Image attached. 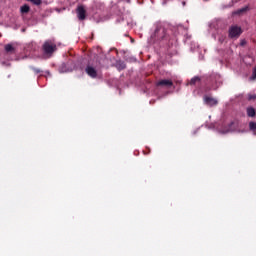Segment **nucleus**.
Listing matches in <instances>:
<instances>
[{
	"label": "nucleus",
	"instance_id": "obj_17",
	"mask_svg": "<svg viewBox=\"0 0 256 256\" xmlns=\"http://www.w3.org/2000/svg\"><path fill=\"white\" fill-rule=\"evenodd\" d=\"M249 129L250 131H256V122H250Z\"/></svg>",
	"mask_w": 256,
	"mask_h": 256
},
{
	"label": "nucleus",
	"instance_id": "obj_19",
	"mask_svg": "<svg viewBox=\"0 0 256 256\" xmlns=\"http://www.w3.org/2000/svg\"><path fill=\"white\" fill-rule=\"evenodd\" d=\"M252 79H256V68L253 69V72H252Z\"/></svg>",
	"mask_w": 256,
	"mask_h": 256
},
{
	"label": "nucleus",
	"instance_id": "obj_13",
	"mask_svg": "<svg viewBox=\"0 0 256 256\" xmlns=\"http://www.w3.org/2000/svg\"><path fill=\"white\" fill-rule=\"evenodd\" d=\"M247 11H249V6L237 10L235 13L236 15H241L242 13H247Z\"/></svg>",
	"mask_w": 256,
	"mask_h": 256
},
{
	"label": "nucleus",
	"instance_id": "obj_16",
	"mask_svg": "<svg viewBox=\"0 0 256 256\" xmlns=\"http://www.w3.org/2000/svg\"><path fill=\"white\" fill-rule=\"evenodd\" d=\"M30 69H32V71L36 74L39 75V73H43V70L36 68L35 66L30 67Z\"/></svg>",
	"mask_w": 256,
	"mask_h": 256
},
{
	"label": "nucleus",
	"instance_id": "obj_15",
	"mask_svg": "<svg viewBox=\"0 0 256 256\" xmlns=\"http://www.w3.org/2000/svg\"><path fill=\"white\" fill-rule=\"evenodd\" d=\"M26 1H29L33 5H37V6H39L43 3V0H26Z\"/></svg>",
	"mask_w": 256,
	"mask_h": 256
},
{
	"label": "nucleus",
	"instance_id": "obj_3",
	"mask_svg": "<svg viewBox=\"0 0 256 256\" xmlns=\"http://www.w3.org/2000/svg\"><path fill=\"white\" fill-rule=\"evenodd\" d=\"M42 49L45 55H53L57 51V44L51 40H47L44 42Z\"/></svg>",
	"mask_w": 256,
	"mask_h": 256
},
{
	"label": "nucleus",
	"instance_id": "obj_1",
	"mask_svg": "<svg viewBox=\"0 0 256 256\" xmlns=\"http://www.w3.org/2000/svg\"><path fill=\"white\" fill-rule=\"evenodd\" d=\"M165 37H167V30L165 29V26H163L162 23H157L152 39H154V41H162Z\"/></svg>",
	"mask_w": 256,
	"mask_h": 256
},
{
	"label": "nucleus",
	"instance_id": "obj_7",
	"mask_svg": "<svg viewBox=\"0 0 256 256\" xmlns=\"http://www.w3.org/2000/svg\"><path fill=\"white\" fill-rule=\"evenodd\" d=\"M76 13L79 21H85L87 19V10L83 6H78Z\"/></svg>",
	"mask_w": 256,
	"mask_h": 256
},
{
	"label": "nucleus",
	"instance_id": "obj_10",
	"mask_svg": "<svg viewBox=\"0 0 256 256\" xmlns=\"http://www.w3.org/2000/svg\"><path fill=\"white\" fill-rule=\"evenodd\" d=\"M197 83H201V77L199 76H194L193 78H191V80L189 81V83L187 85H190L191 87L197 85Z\"/></svg>",
	"mask_w": 256,
	"mask_h": 256
},
{
	"label": "nucleus",
	"instance_id": "obj_18",
	"mask_svg": "<svg viewBox=\"0 0 256 256\" xmlns=\"http://www.w3.org/2000/svg\"><path fill=\"white\" fill-rule=\"evenodd\" d=\"M256 99V94H249L248 95V101H255Z\"/></svg>",
	"mask_w": 256,
	"mask_h": 256
},
{
	"label": "nucleus",
	"instance_id": "obj_14",
	"mask_svg": "<svg viewBox=\"0 0 256 256\" xmlns=\"http://www.w3.org/2000/svg\"><path fill=\"white\" fill-rule=\"evenodd\" d=\"M117 66H118V69H120V71H123V69H126L127 67V65L123 61L117 62Z\"/></svg>",
	"mask_w": 256,
	"mask_h": 256
},
{
	"label": "nucleus",
	"instance_id": "obj_4",
	"mask_svg": "<svg viewBox=\"0 0 256 256\" xmlns=\"http://www.w3.org/2000/svg\"><path fill=\"white\" fill-rule=\"evenodd\" d=\"M242 33H243V29H241L240 26L232 25L228 30V37L230 39H239Z\"/></svg>",
	"mask_w": 256,
	"mask_h": 256
},
{
	"label": "nucleus",
	"instance_id": "obj_6",
	"mask_svg": "<svg viewBox=\"0 0 256 256\" xmlns=\"http://www.w3.org/2000/svg\"><path fill=\"white\" fill-rule=\"evenodd\" d=\"M156 87H164L165 89H171L173 87V81L169 79H161L156 82Z\"/></svg>",
	"mask_w": 256,
	"mask_h": 256
},
{
	"label": "nucleus",
	"instance_id": "obj_5",
	"mask_svg": "<svg viewBox=\"0 0 256 256\" xmlns=\"http://www.w3.org/2000/svg\"><path fill=\"white\" fill-rule=\"evenodd\" d=\"M85 73L88 77H91V79H97V65L93 66L89 63L85 68Z\"/></svg>",
	"mask_w": 256,
	"mask_h": 256
},
{
	"label": "nucleus",
	"instance_id": "obj_12",
	"mask_svg": "<svg viewBox=\"0 0 256 256\" xmlns=\"http://www.w3.org/2000/svg\"><path fill=\"white\" fill-rule=\"evenodd\" d=\"M246 113H247V117H255V115H256V110H255V108H253V107H248L247 109H246Z\"/></svg>",
	"mask_w": 256,
	"mask_h": 256
},
{
	"label": "nucleus",
	"instance_id": "obj_11",
	"mask_svg": "<svg viewBox=\"0 0 256 256\" xmlns=\"http://www.w3.org/2000/svg\"><path fill=\"white\" fill-rule=\"evenodd\" d=\"M31 11V7H29V5L24 4L23 6L20 7V13H22V15H25L26 13H29Z\"/></svg>",
	"mask_w": 256,
	"mask_h": 256
},
{
	"label": "nucleus",
	"instance_id": "obj_8",
	"mask_svg": "<svg viewBox=\"0 0 256 256\" xmlns=\"http://www.w3.org/2000/svg\"><path fill=\"white\" fill-rule=\"evenodd\" d=\"M204 103L209 107H215L219 102L211 96H204Z\"/></svg>",
	"mask_w": 256,
	"mask_h": 256
},
{
	"label": "nucleus",
	"instance_id": "obj_9",
	"mask_svg": "<svg viewBox=\"0 0 256 256\" xmlns=\"http://www.w3.org/2000/svg\"><path fill=\"white\" fill-rule=\"evenodd\" d=\"M4 51L8 55H15V53H17V49L13 46V44H6L4 46Z\"/></svg>",
	"mask_w": 256,
	"mask_h": 256
},
{
	"label": "nucleus",
	"instance_id": "obj_2",
	"mask_svg": "<svg viewBox=\"0 0 256 256\" xmlns=\"http://www.w3.org/2000/svg\"><path fill=\"white\" fill-rule=\"evenodd\" d=\"M206 85H209L211 89H217L221 86V76L219 74H210L206 78Z\"/></svg>",
	"mask_w": 256,
	"mask_h": 256
}]
</instances>
